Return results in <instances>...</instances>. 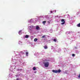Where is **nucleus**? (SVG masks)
<instances>
[{
  "label": "nucleus",
  "instance_id": "nucleus-3",
  "mask_svg": "<svg viewBox=\"0 0 80 80\" xmlns=\"http://www.w3.org/2000/svg\"><path fill=\"white\" fill-rule=\"evenodd\" d=\"M61 22H63L61 23V24L64 25V24H65V21H64V19H62Z\"/></svg>",
  "mask_w": 80,
  "mask_h": 80
},
{
  "label": "nucleus",
  "instance_id": "nucleus-1",
  "mask_svg": "<svg viewBox=\"0 0 80 80\" xmlns=\"http://www.w3.org/2000/svg\"><path fill=\"white\" fill-rule=\"evenodd\" d=\"M52 72L54 73H60L61 72V70L58 69V70H52Z\"/></svg>",
  "mask_w": 80,
  "mask_h": 80
},
{
  "label": "nucleus",
  "instance_id": "nucleus-9",
  "mask_svg": "<svg viewBox=\"0 0 80 80\" xmlns=\"http://www.w3.org/2000/svg\"><path fill=\"white\" fill-rule=\"evenodd\" d=\"M26 56H28V52H26Z\"/></svg>",
  "mask_w": 80,
  "mask_h": 80
},
{
  "label": "nucleus",
  "instance_id": "nucleus-11",
  "mask_svg": "<svg viewBox=\"0 0 80 80\" xmlns=\"http://www.w3.org/2000/svg\"><path fill=\"white\" fill-rule=\"evenodd\" d=\"M25 37V38H28V35H26Z\"/></svg>",
  "mask_w": 80,
  "mask_h": 80
},
{
  "label": "nucleus",
  "instance_id": "nucleus-2",
  "mask_svg": "<svg viewBox=\"0 0 80 80\" xmlns=\"http://www.w3.org/2000/svg\"><path fill=\"white\" fill-rule=\"evenodd\" d=\"M43 63L44 65V66L45 67H48L49 65V62H44Z\"/></svg>",
  "mask_w": 80,
  "mask_h": 80
},
{
  "label": "nucleus",
  "instance_id": "nucleus-6",
  "mask_svg": "<svg viewBox=\"0 0 80 80\" xmlns=\"http://www.w3.org/2000/svg\"><path fill=\"white\" fill-rule=\"evenodd\" d=\"M44 48L45 49H47V48H48V47H47V46H45Z\"/></svg>",
  "mask_w": 80,
  "mask_h": 80
},
{
  "label": "nucleus",
  "instance_id": "nucleus-18",
  "mask_svg": "<svg viewBox=\"0 0 80 80\" xmlns=\"http://www.w3.org/2000/svg\"><path fill=\"white\" fill-rule=\"evenodd\" d=\"M47 22L48 23H50V21H47Z\"/></svg>",
  "mask_w": 80,
  "mask_h": 80
},
{
  "label": "nucleus",
  "instance_id": "nucleus-23",
  "mask_svg": "<svg viewBox=\"0 0 80 80\" xmlns=\"http://www.w3.org/2000/svg\"><path fill=\"white\" fill-rule=\"evenodd\" d=\"M55 12H56V10L55 11Z\"/></svg>",
  "mask_w": 80,
  "mask_h": 80
},
{
  "label": "nucleus",
  "instance_id": "nucleus-4",
  "mask_svg": "<svg viewBox=\"0 0 80 80\" xmlns=\"http://www.w3.org/2000/svg\"><path fill=\"white\" fill-rule=\"evenodd\" d=\"M39 26H36V30H39Z\"/></svg>",
  "mask_w": 80,
  "mask_h": 80
},
{
  "label": "nucleus",
  "instance_id": "nucleus-16",
  "mask_svg": "<svg viewBox=\"0 0 80 80\" xmlns=\"http://www.w3.org/2000/svg\"><path fill=\"white\" fill-rule=\"evenodd\" d=\"M79 13H80V12H77V15H79Z\"/></svg>",
  "mask_w": 80,
  "mask_h": 80
},
{
  "label": "nucleus",
  "instance_id": "nucleus-7",
  "mask_svg": "<svg viewBox=\"0 0 80 80\" xmlns=\"http://www.w3.org/2000/svg\"><path fill=\"white\" fill-rule=\"evenodd\" d=\"M46 21H43L42 22V23L43 24H45V23H46Z\"/></svg>",
  "mask_w": 80,
  "mask_h": 80
},
{
  "label": "nucleus",
  "instance_id": "nucleus-13",
  "mask_svg": "<svg viewBox=\"0 0 80 80\" xmlns=\"http://www.w3.org/2000/svg\"><path fill=\"white\" fill-rule=\"evenodd\" d=\"M33 70H36V68H35V67H34L33 68Z\"/></svg>",
  "mask_w": 80,
  "mask_h": 80
},
{
  "label": "nucleus",
  "instance_id": "nucleus-19",
  "mask_svg": "<svg viewBox=\"0 0 80 80\" xmlns=\"http://www.w3.org/2000/svg\"><path fill=\"white\" fill-rule=\"evenodd\" d=\"M53 13V11H51V13Z\"/></svg>",
  "mask_w": 80,
  "mask_h": 80
},
{
  "label": "nucleus",
  "instance_id": "nucleus-8",
  "mask_svg": "<svg viewBox=\"0 0 80 80\" xmlns=\"http://www.w3.org/2000/svg\"><path fill=\"white\" fill-rule=\"evenodd\" d=\"M77 26L78 27H80V23L78 24Z\"/></svg>",
  "mask_w": 80,
  "mask_h": 80
},
{
  "label": "nucleus",
  "instance_id": "nucleus-15",
  "mask_svg": "<svg viewBox=\"0 0 80 80\" xmlns=\"http://www.w3.org/2000/svg\"><path fill=\"white\" fill-rule=\"evenodd\" d=\"M19 43L20 44V43H22V41H19Z\"/></svg>",
  "mask_w": 80,
  "mask_h": 80
},
{
  "label": "nucleus",
  "instance_id": "nucleus-21",
  "mask_svg": "<svg viewBox=\"0 0 80 80\" xmlns=\"http://www.w3.org/2000/svg\"><path fill=\"white\" fill-rule=\"evenodd\" d=\"M78 78H80V73L79 74V76H78Z\"/></svg>",
  "mask_w": 80,
  "mask_h": 80
},
{
  "label": "nucleus",
  "instance_id": "nucleus-20",
  "mask_svg": "<svg viewBox=\"0 0 80 80\" xmlns=\"http://www.w3.org/2000/svg\"><path fill=\"white\" fill-rule=\"evenodd\" d=\"M22 55H23V54H24V52H22Z\"/></svg>",
  "mask_w": 80,
  "mask_h": 80
},
{
  "label": "nucleus",
  "instance_id": "nucleus-17",
  "mask_svg": "<svg viewBox=\"0 0 80 80\" xmlns=\"http://www.w3.org/2000/svg\"><path fill=\"white\" fill-rule=\"evenodd\" d=\"M72 57H75V54H72Z\"/></svg>",
  "mask_w": 80,
  "mask_h": 80
},
{
  "label": "nucleus",
  "instance_id": "nucleus-14",
  "mask_svg": "<svg viewBox=\"0 0 80 80\" xmlns=\"http://www.w3.org/2000/svg\"><path fill=\"white\" fill-rule=\"evenodd\" d=\"M53 41H54V42H57V39H53Z\"/></svg>",
  "mask_w": 80,
  "mask_h": 80
},
{
  "label": "nucleus",
  "instance_id": "nucleus-5",
  "mask_svg": "<svg viewBox=\"0 0 80 80\" xmlns=\"http://www.w3.org/2000/svg\"><path fill=\"white\" fill-rule=\"evenodd\" d=\"M18 33L19 35H21L22 34V30L19 31Z\"/></svg>",
  "mask_w": 80,
  "mask_h": 80
},
{
  "label": "nucleus",
  "instance_id": "nucleus-10",
  "mask_svg": "<svg viewBox=\"0 0 80 80\" xmlns=\"http://www.w3.org/2000/svg\"><path fill=\"white\" fill-rule=\"evenodd\" d=\"M37 38H35V39H34V42H37Z\"/></svg>",
  "mask_w": 80,
  "mask_h": 80
},
{
  "label": "nucleus",
  "instance_id": "nucleus-12",
  "mask_svg": "<svg viewBox=\"0 0 80 80\" xmlns=\"http://www.w3.org/2000/svg\"><path fill=\"white\" fill-rule=\"evenodd\" d=\"M46 37V35H44L42 37V38H45Z\"/></svg>",
  "mask_w": 80,
  "mask_h": 80
},
{
  "label": "nucleus",
  "instance_id": "nucleus-22",
  "mask_svg": "<svg viewBox=\"0 0 80 80\" xmlns=\"http://www.w3.org/2000/svg\"><path fill=\"white\" fill-rule=\"evenodd\" d=\"M16 80H19V79H18V78H17Z\"/></svg>",
  "mask_w": 80,
  "mask_h": 80
}]
</instances>
